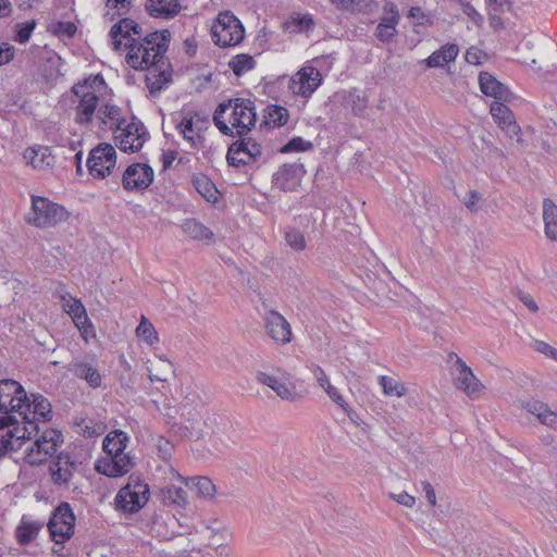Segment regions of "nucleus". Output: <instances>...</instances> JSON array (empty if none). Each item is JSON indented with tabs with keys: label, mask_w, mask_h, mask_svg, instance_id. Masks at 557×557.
Masks as SVG:
<instances>
[{
	"label": "nucleus",
	"mask_w": 557,
	"mask_h": 557,
	"mask_svg": "<svg viewBox=\"0 0 557 557\" xmlns=\"http://www.w3.org/2000/svg\"><path fill=\"white\" fill-rule=\"evenodd\" d=\"M182 416L181 429L186 436L199 440L207 434V419L200 411L183 408Z\"/></svg>",
	"instance_id": "obj_24"
},
{
	"label": "nucleus",
	"mask_w": 557,
	"mask_h": 557,
	"mask_svg": "<svg viewBox=\"0 0 557 557\" xmlns=\"http://www.w3.org/2000/svg\"><path fill=\"white\" fill-rule=\"evenodd\" d=\"M485 58L486 54L475 47L469 48L466 52V61L473 65L481 64Z\"/></svg>",
	"instance_id": "obj_57"
},
{
	"label": "nucleus",
	"mask_w": 557,
	"mask_h": 557,
	"mask_svg": "<svg viewBox=\"0 0 557 557\" xmlns=\"http://www.w3.org/2000/svg\"><path fill=\"white\" fill-rule=\"evenodd\" d=\"M75 96V122L89 125L94 117L110 129L125 123L124 112L112 100L113 90L100 74L89 75L72 86Z\"/></svg>",
	"instance_id": "obj_1"
},
{
	"label": "nucleus",
	"mask_w": 557,
	"mask_h": 557,
	"mask_svg": "<svg viewBox=\"0 0 557 557\" xmlns=\"http://www.w3.org/2000/svg\"><path fill=\"white\" fill-rule=\"evenodd\" d=\"M322 81V74L317 67L305 65L290 76L288 90L294 96L308 99L321 86Z\"/></svg>",
	"instance_id": "obj_14"
},
{
	"label": "nucleus",
	"mask_w": 557,
	"mask_h": 557,
	"mask_svg": "<svg viewBox=\"0 0 557 557\" xmlns=\"http://www.w3.org/2000/svg\"><path fill=\"white\" fill-rule=\"evenodd\" d=\"M128 436L121 430L111 431L103 440L102 446L106 455H127L124 450Z\"/></svg>",
	"instance_id": "obj_38"
},
{
	"label": "nucleus",
	"mask_w": 557,
	"mask_h": 557,
	"mask_svg": "<svg viewBox=\"0 0 557 557\" xmlns=\"http://www.w3.org/2000/svg\"><path fill=\"white\" fill-rule=\"evenodd\" d=\"M504 102L500 100L494 101L490 108L491 115L503 131L516 135L520 128L516 123L513 113Z\"/></svg>",
	"instance_id": "obj_27"
},
{
	"label": "nucleus",
	"mask_w": 557,
	"mask_h": 557,
	"mask_svg": "<svg viewBox=\"0 0 557 557\" xmlns=\"http://www.w3.org/2000/svg\"><path fill=\"white\" fill-rule=\"evenodd\" d=\"M28 414H21L23 419V425H27L32 431V434L37 431V420H47L51 413V404L46 397L39 394H33L32 399L29 398ZM27 413V411L25 410Z\"/></svg>",
	"instance_id": "obj_22"
},
{
	"label": "nucleus",
	"mask_w": 557,
	"mask_h": 557,
	"mask_svg": "<svg viewBox=\"0 0 557 557\" xmlns=\"http://www.w3.org/2000/svg\"><path fill=\"white\" fill-rule=\"evenodd\" d=\"M29 408V397L24 387L14 380L0 381V412L27 414Z\"/></svg>",
	"instance_id": "obj_10"
},
{
	"label": "nucleus",
	"mask_w": 557,
	"mask_h": 557,
	"mask_svg": "<svg viewBox=\"0 0 557 557\" xmlns=\"http://www.w3.org/2000/svg\"><path fill=\"white\" fill-rule=\"evenodd\" d=\"M193 184L198 194L208 202L216 203L219 200V190L213 182L206 175H197L193 178Z\"/></svg>",
	"instance_id": "obj_41"
},
{
	"label": "nucleus",
	"mask_w": 557,
	"mask_h": 557,
	"mask_svg": "<svg viewBox=\"0 0 557 557\" xmlns=\"http://www.w3.org/2000/svg\"><path fill=\"white\" fill-rule=\"evenodd\" d=\"M287 28L292 32H307L314 25L310 14H293L286 23Z\"/></svg>",
	"instance_id": "obj_48"
},
{
	"label": "nucleus",
	"mask_w": 557,
	"mask_h": 557,
	"mask_svg": "<svg viewBox=\"0 0 557 557\" xmlns=\"http://www.w3.org/2000/svg\"><path fill=\"white\" fill-rule=\"evenodd\" d=\"M213 121L224 135L244 136L256 125L255 103L249 99H231L227 103L219 104Z\"/></svg>",
	"instance_id": "obj_3"
},
{
	"label": "nucleus",
	"mask_w": 557,
	"mask_h": 557,
	"mask_svg": "<svg viewBox=\"0 0 557 557\" xmlns=\"http://www.w3.org/2000/svg\"><path fill=\"white\" fill-rule=\"evenodd\" d=\"M48 527L55 543H62L73 535L75 517L67 504H63L54 510Z\"/></svg>",
	"instance_id": "obj_15"
},
{
	"label": "nucleus",
	"mask_w": 557,
	"mask_h": 557,
	"mask_svg": "<svg viewBox=\"0 0 557 557\" xmlns=\"http://www.w3.org/2000/svg\"><path fill=\"white\" fill-rule=\"evenodd\" d=\"M131 4V0H106L107 14L112 18L124 14Z\"/></svg>",
	"instance_id": "obj_51"
},
{
	"label": "nucleus",
	"mask_w": 557,
	"mask_h": 557,
	"mask_svg": "<svg viewBox=\"0 0 557 557\" xmlns=\"http://www.w3.org/2000/svg\"><path fill=\"white\" fill-rule=\"evenodd\" d=\"M255 379L259 384L271 388L282 400L296 403L304 397L297 389L296 384L290 380L288 373L281 369L257 371Z\"/></svg>",
	"instance_id": "obj_6"
},
{
	"label": "nucleus",
	"mask_w": 557,
	"mask_h": 557,
	"mask_svg": "<svg viewBox=\"0 0 557 557\" xmlns=\"http://www.w3.org/2000/svg\"><path fill=\"white\" fill-rule=\"evenodd\" d=\"M25 162L37 171L51 169L54 164V156L50 148L34 146L25 149L23 153Z\"/></svg>",
	"instance_id": "obj_26"
},
{
	"label": "nucleus",
	"mask_w": 557,
	"mask_h": 557,
	"mask_svg": "<svg viewBox=\"0 0 557 557\" xmlns=\"http://www.w3.org/2000/svg\"><path fill=\"white\" fill-rule=\"evenodd\" d=\"M212 40L220 47H233L245 38V28L240 20L231 11L220 12L211 27Z\"/></svg>",
	"instance_id": "obj_5"
},
{
	"label": "nucleus",
	"mask_w": 557,
	"mask_h": 557,
	"mask_svg": "<svg viewBox=\"0 0 557 557\" xmlns=\"http://www.w3.org/2000/svg\"><path fill=\"white\" fill-rule=\"evenodd\" d=\"M208 122L201 120L199 116H185L177 128L190 146L195 147L201 141V129Z\"/></svg>",
	"instance_id": "obj_31"
},
{
	"label": "nucleus",
	"mask_w": 557,
	"mask_h": 557,
	"mask_svg": "<svg viewBox=\"0 0 557 557\" xmlns=\"http://www.w3.org/2000/svg\"><path fill=\"white\" fill-rule=\"evenodd\" d=\"M15 49L12 45L0 44V66L8 64L14 58Z\"/></svg>",
	"instance_id": "obj_58"
},
{
	"label": "nucleus",
	"mask_w": 557,
	"mask_h": 557,
	"mask_svg": "<svg viewBox=\"0 0 557 557\" xmlns=\"http://www.w3.org/2000/svg\"><path fill=\"white\" fill-rule=\"evenodd\" d=\"M521 407L534 416L542 424L550 429H557V412L553 411L548 405L541 401H528L521 403Z\"/></svg>",
	"instance_id": "obj_32"
},
{
	"label": "nucleus",
	"mask_w": 557,
	"mask_h": 557,
	"mask_svg": "<svg viewBox=\"0 0 557 557\" xmlns=\"http://www.w3.org/2000/svg\"><path fill=\"white\" fill-rule=\"evenodd\" d=\"M148 71L146 81L151 91H160L172 78V71L169 63L163 58L156 61L154 64L146 69Z\"/></svg>",
	"instance_id": "obj_25"
},
{
	"label": "nucleus",
	"mask_w": 557,
	"mask_h": 557,
	"mask_svg": "<svg viewBox=\"0 0 557 557\" xmlns=\"http://www.w3.org/2000/svg\"><path fill=\"white\" fill-rule=\"evenodd\" d=\"M76 32V26L71 23H60L57 28V33L72 37Z\"/></svg>",
	"instance_id": "obj_62"
},
{
	"label": "nucleus",
	"mask_w": 557,
	"mask_h": 557,
	"mask_svg": "<svg viewBox=\"0 0 557 557\" xmlns=\"http://www.w3.org/2000/svg\"><path fill=\"white\" fill-rule=\"evenodd\" d=\"M146 364L148 379L151 383L166 382L174 373L173 363L162 355H157L153 360H148Z\"/></svg>",
	"instance_id": "obj_29"
},
{
	"label": "nucleus",
	"mask_w": 557,
	"mask_h": 557,
	"mask_svg": "<svg viewBox=\"0 0 557 557\" xmlns=\"http://www.w3.org/2000/svg\"><path fill=\"white\" fill-rule=\"evenodd\" d=\"M483 200L482 195L476 190H468L462 199L465 206L470 211H478Z\"/></svg>",
	"instance_id": "obj_52"
},
{
	"label": "nucleus",
	"mask_w": 557,
	"mask_h": 557,
	"mask_svg": "<svg viewBox=\"0 0 557 557\" xmlns=\"http://www.w3.org/2000/svg\"><path fill=\"white\" fill-rule=\"evenodd\" d=\"M380 385L382 386L384 394L387 396L403 397L407 393L405 385L392 376H380Z\"/></svg>",
	"instance_id": "obj_46"
},
{
	"label": "nucleus",
	"mask_w": 557,
	"mask_h": 557,
	"mask_svg": "<svg viewBox=\"0 0 557 557\" xmlns=\"http://www.w3.org/2000/svg\"><path fill=\"white\" fill-rule=\"evenodd\" d=\"M182 230L185 235L194 240L211 243L214 238L213 232L196 219L185 220Z\"/></svg>",
	"instance_id": "obj_37"
},
{
	"label": "nucleus",
	"mask_w": 557,
	"mask_h": 557,
	"mask_svg": "<svg viewBox=\"0 0 557 557\" xmlns=\"http://www.w3.org/2000/svg\"><path fill=\"white\" fill-rule=\"evenodd\" d=\"M59 299L63 311L71 317L74 325L79 331L82 338L86 343H88L89 339L95 338V327L81 299L66 292L60 294Z\"/></svg>",
	"instance_id": "obj_11"
},
{
	"label": "nucleus",
	"mask_w": 557,
	"mask_h": 557,
	"mask_svg": "<svg viewBox=\"0 0 557 557\" xmlns=\"http://www.w3.org/2000/svg\"><path fill=\"white\" fill-rule=\"evenodd\" d=\"M459 53V48L455 44H446L442 46L438 50L434 51L431 55H429L424 62L428 67H441L446 63H450L455 61Z\"/></svg>",
	"instance_id": "obj_36"
},
{
	"label": "nucleus",
	"mask_w": 557,
	"mask_h": 557,
	"mask_svg": "<svg viewBox=\"0 0 557 557\" xmlns=\"http://www.w3.org/2000/svg\"><path fill=\"white\" fill-rule=\"evenodd\" d=\"M154 445L158 449L159 456L162 459L168 460L171 458L172 451H173V445L168 440H165L162 436H158L156 438Z\"/></svg>",
	"instance_id": "obj_54"
},
{
	"label": "nucleus",
	"mask_w": 557,
	"mask_h": 557,
	"mask_svg": "<svg viewBox=\"0 0 557 557\" xmlns=\"http://www.w3.org/2000/svg\"><path fill=\"white\" fill-rule=\"evenodd\" d=\"M479 83L481 91L488 97H493L496 101H509L511 92L506 86L498 82L494 76L488 73H481L479 75Z\"/></svg>",
	"instance_id": "obj_30"
},
{
	"label": "nucleus",
	"mask_w": 557,
	"mask_h": 557,
	"mask_svg": "<svg viewBox=\"0 0 557 557\" xmlns=\"http://www.w3.org/2000/svg\"><path fill=\"white\" fill-rule=\"evenodd\" d=\"M171 474L173 478L184 482L186 485L195 490L196 494L201 498L211 499L215 495V485L207 476H198L186 480L174 469H171Z\"/></svg>",
	"instance_id": "obj_33"
},
{
	"label": "nucleus",
	"mask_w": 557,
	"mask_h": 557,
	"mask_svg": "<svg viewBox=\"0 0 557 557\" xmlns=\"http://www.w3.org/2000/svg\"><path fill=\"white\" fill-rule=\"evenodd\" d=\"M97 472L107 476H122L133 468L132 458L128 455H106L96 463Z\"/></svg>",
	"instance_id": "obj_21"
},
{
	"label": "nucleus",
	"mask_w": 557,
	"mask_h": 557,
	"mask_svg": "<svg viewBox=\"0 0 557 557\" xmlns=\"http://www.w3.org/2000/svg\"><path fill=\"white\" fill-rule=\"evenodd\" d=\"M32 431L27 425L17 424L13 429H0V456L10 451H16L28 443Z\"/></svg>",
	"instance_id": "obj_18"
},
{
	"label": "nucleus",
	"mask_w": 557,
	"mask_h": 557,
	"mask_svg": "<svg viewBox=\"0 0 557 557\" xmlns=\"http://www.w3.org/2000/svg\"><path fill=\"white\" fill-rule=\"evenodd\" d=\"M391 498H393L397 504L407 508H412L416 505V497L408 494L407 492L392 493Z\"/></svg>",
	"instance_id": "obj_56"
},
{
	"label": "nucleus",
	"mask_w": 557,
	"mask_h": 557,
	"mask_svg": "<svg viewBox=\"0 0 557 557\" xmlns=\"http://www.w3.org/2000/svg\"><path fill=\"white\" fill-rule=\"evenodd\" d=\"M321 388L334 404H336L341 409H343V411L349 417V419H352L351 408L336 386L329 382L325 385L321 386Z\"/></svg>",
	"instance_id": "obj_47"
},
{
	"label": "nucleus",
	"mask_w": 557,
	"mask_h": 557,
	"mask_svg": "<svg viewBox=\"0 0 557 557\" xmlns=\"http://www.w3.org/2000/svg\"><path fill=\"white\" fill-rule=\"evenodd\" d=\"M154 172L146 163H134L124 171L122 184L126 190H145L153 182Z\"/></svg>",
	"instance_id": "obj_16"
},
{
	"label": "nucleus",
	"mask_w": 557,
	"mask_h": 557,
	"mask_svg": "<svg viewBox=\"0 0 557 557\" xmlns=\"http://www.w3.org/2000/svg\"><path fill=\"white\" fill-rule=\"evenodd\" d=\"M69 369L76 377L84 380L91 388H98L102 384V377L98 369L87 360H74Z\"/></svg>",
	"instance_id": "obj_28"
},
{
	"label": "nucleus",
	"mask_w": 557,
	"mask_h": 557,
	"mask_svg": "<svg viewBox=\"0 0 557 557\" xmlns=\"http://www.w3.org/2000/svg\"><path fill=\"white\" fill-rule=\"evenodd\" d=\"M313 374H314V377L317 380L319 387L331 382L329 376L326 375L325 371L321 367H315V369L313 370Z\"/></svg>",
	"instance_id": "obj_63"
},
{
	"label": "nucleus",
	"mask_w": 557,
	"mask_h": 557,
	"mask_svg": "<svg viewBox=\"0 0 557 557\" xmlns=\"http://www.w3.org/2000/svg\"><path fill=\"white\" fill-rule=\"evenodd\" d=\"M110 37L114 50H127L125 61L132 69L145 71L163 58L170 33L154 32L141 37L138 24L131 18H123L112 26Z\"/></svg>",
	"instance_id": "obj_2"
},
{
	"label": "nucleus",
	"mask_w": 557,
	"mask_h": 557,
	"mask_svg": "<svg viewBox=\"0 0 557 557\" xmlns=\"http://www.w3.org/2000/svg\"><path fill=\"white\" fill-rule=\"evenodd\" d=\"M146 9L153 17L171 18L180 13L182 5L178 0H147Z\"/></svg>",
	"instance_id": "obj_34"
},
{
	"label": "nucleus",
	"mask_w": 557,
	"mask_h": 557,
	"mask_svg": "<svg viewBox=\"0 0 557 557\" xmlns=\"http://www.w3.org/2000/svg\"><path fill=\"white\" fill-rule=\"evenodd\" d=\"M71 213L61 205L40 196H32V214L27 222L38 228H50L69 221Z\"/></svg>",
	"instance_id": "obj_4"
},
{
	"label": "nucleus",
	"mask_w": 557,
	"mask_h": 557,
	"mask_svg": "<svg viewBox=\"0 0 557 557\" xmlns=\"http://www.w3.org/2000/svg\"><path fill=\"white\" fill-rule=\"evenodd\" d=\"M116 166V152L112 145L100 144L88 156L87 168L89 174L96 180H103L111 175Z\"/></svg>",
	"instance_id": "obj_12"
},
{
	"label": "nucleus",
	"mask_w": 557,
	"mask_h": 557,
	"mask_svg": "<svg viewBox=\"0 0 557 557\" xmlns=\"http://www.w3.org/2000/svg\"><path fill=\"white\" fill-rule=\"evenodd\" d=\"M284 238H285L287 246L296 252L304 251L307 247L306 237H305L304 233L299 230H296V228L287 230L285 232Z\"/></svg>",
	"instance_id": "obj_49"
},
{
	"label": "nucleus",
	"mask_w": 557,
	"mask_h": 557,
	"mask_svg": "<svg viewBox=\"0 0 557 557\" xmlns=\"http://www.w3.org/2000/svg\"><path fill=\"white\" fill-rule=\"evenodd\" d=\"M288 117L287 109L278 106H271L267 109L265 123L273 127H280L287 123Z\"/></svg>",
	"instance_id": "obj_45"
},
{
	"label": "nucleus",
	"mask_w": 557,
	"mask_h": 557,
	"mask_svg": "<svg viewBox=\"0 0 557 557\" xmlns=\"http://www.w3.org/2000/svg\"><path fill=\"white\" fill-rule=\"evenodd\" d=\"M34 23L23 25L18 28L15 39L25 44L29 40L32 32L34 29Z\"/></svg>",
	"instance_id": "obj_59"
},
{
	"label": "nucleus",
	"mask_w": 557,
	"mask_h": 557,
	"mask_svg": "<svg viewBox=\"0 0 557 557\" xmlns=\"http://www.w3.org/2000/svg\"><path fill=\"white\" fill-rule=\"evenodd\" d=\"M451 380L455 388L470 399H478L485 393V385L475 376L472 369L458 356L451 367Z\"/></svg>",
	"instance_id": "obj_7"
},
{
	"label": "nucleus",
	"mask_w": 557,
	"mask_h": 557,
	"mask_svg": "<svg viewBox=\"0 0 557 557\" xmlns=\"http://www.w3.org/2000/svg\"><path fill=\"white\" fill-rule=\"evenodd\" d=\"M520 299L530 311L536 312L539 310L536 302L530 295H523Z\"/></svg>",
	"instance_id": "obj_64"
},
{
	"label": "nucleus",
	"mask_w": 557,
	"mask_h": 557,
	"mask_svg": "<svg viewBox=\"0 0 557 557\" xmlns=\"http://www.w3.org/2000/svg\"><path fill=\"white\" fill-rule=\"evenodd\" d=\"M407 16L414 25H424L429 22L428 15L419 7L410 8Z\"/></svg>",
	"instance_id": "obj_55"
},
{
	"label": "nucleus",
	"mask_w": 557,
	"mask_h": 557,
	"mask_svg": "<svg viewBox=\"0 0 557 557\" xmlns=\"http://www.w3.org/2000/svg\"><path fill=\"white\" fill-rule=\"evenodd\" d=\"M75 471V465L69 457H59L58 461L51 467V478L55 484H67Z\"/></svg>",
	"instance_id": "obj_40"
},
{
	"label": "nucleus",
	"mask_w": 557,
	"mask_h": 557,
	"mask_svg": "<svg viewBox=\"0 0 557 557\" xmlns=\"http://www.w3.org/2000/svg\"><path fill=\"white\" fill-rule=\"evenodd\" d=\"M42 524L37 521H30L23 518L22 522L16 528V539L22 545H26L36 540Z\"/></svg>",
	"instance_id": "obj_42"
},
{
	"label": "nucleus",
	"mask_w": 557,
	"mask_h": 557,
	"mask_svg": "<svg viewBox=\"0 0 557 557\" xmlns=\"http://www.w3.org/2000/svg\"><path fill=\"white\" fill-rule=\"evenodd\" d=\"M149 137L144 124L132 117L114 131V143L124 152L139 151Z\"/></svg>",
	"instance_id": "obj_9"
},
{
	"label": "nucleus",
	"mask_w": 557,
	"mask_h": 557,
	"mask_svg": "<svg viewBox=\"0 0 557 557\" xmlns=\"http://www.w3.org/2000/svg\"><path fill=\"white\" fill-rule=\"evenodd\" d=\"M62 443V434L46 430L33 444L25 448V459L29 465H40L53 456Z\"/></svg>",
	"instance_id": "obj_13"
},
{
	"label": "nucleus",
	"mask_w": 557,
	"mask_h": 557,
	"mask_svg": "<svg viewBox=\"0 0 557 557\" xmlns=\"http://www.w3.org/2000/svg\"><path fill=\"white\" fill-rule=\"evenodd\" d=\"M366 0H331L332 4L338 10H352Z\"/></svg>",
	"instance_id": "obj_60"
},
{
	"label": "nucleus",
	"mask_w": 557,
	"mask_h": 557,
	"mask_svg": "<svg viewBox=\"0 0 557 557\" xmlns=\"http://www.w3.org/2000/svg\"><path fill=\"white\" fill-rule=\"evenodd\" d=\"M264 329L268 336L278 345L292 342L293 333L288 321L276 311H269L264 318Z\"/></svg>",
	"instance_id": "obj_20"
},
{
	"label": "nucleus",
	"mask_w": 557,
	"mask_h": 557,
	"mask_svg": "<svg viewBox=\"0 0 557 557\" xmlns=\"http://www.w3.org/2000/svg\"><path fill=\"white\" fill-rule=\"evenodd\" d=\"M305 175L300 164H284L274 175V184L283 190H295Z\"/></svg>",
	"instance_id": "obj_23"
},
{
	"label": "nucleus",
	"mask_w": 557,
	"mask_h": 557,
	"mask_svg": "<svg viewBox=\"0 0 557 557\" xmlns=\"http://www.w3.org/2000/svg\"><path fill=\"white\" fill-rule=\"evenodd\" d=\"M532 347L536 352H540L546 356L547 358L557 361V348L553 347L548 343L543 341H534Z\"/></svg>",
	"instance_id": "obj_53"
},
{
	"label": "nucleus",
	"mask_w": 557,
	"mask_h": 557,
	"mask_svg": "<svg viewBox=\"0 0 557 557\" xmlns=\"http://www.w3.org/2000/svg\"><path fill=\"white\" fill-rule=\"evenodd\" d=\"M400 14L397 7L392 2L383 5V13L374 30V36L381 42H391L397 35V25Z\"/></svg>",
	"instance_id": "obj_17"
},
{
	"label": "nucleus",
	"mask_w": 557,
	"mask_h": 557,
	"mask_svg": "<svg viewBox=\"0 0 557 557\" xmlns=\"http://www.w3.org/2000/svg\"><path fill=\"white\" fill-rule=\"evenodd\" d=\"M135 336L152 349H157L160 345V337L154 325L145 315L140 317L139 324L135 329Z\"/></svg>",
	"instance_id": "obj_35"
},
{
	"label": "nucleus",
	"mask_w": 557,
	"mask_h": 557,
	"mask_svg": "<svg viewBox=\"0 0 557 557\" xmlns=\"http://www.w3.org/2000/svg\"><path fill=\"white\" fill-rule=\"evenodd\" d=\"M312 147L313 146L311 141L306 140L302 137H294L281 148V152H302L310 150Z\"/></svg>",
	"instance_id": "obj_50"
},
{
	"label": "nucleus",
	"mask_w": 557,
	"mask_h": 557,
	"mask_svg": "<svg viewBox=\"0 0 557 557\" xmlns=\"http://www.w3.org/2000/svg\"><path fill=\"white\" fill-rule=\"evenodd\" d=\"M262 153L261 146L250 139L234 143L227 151V162L232 166H239L256 161Z\"/></svg>",
	"instance_id": "obj_19"
},
{
	"label": "nucleus",
	"mask_w": 557,
	"mask_h": 557,
	"mask_svg": "<svg viewBox=\"0 0 557 557\" xmlns=\"http://www.w3.org/2000/svg\"><path fill=\"white\" fill-rule=\"evenodd\" d=\"M161 493L163 498L173 505H176L178 507H185L187 505V493L181 486L170 484L168 486H164L161 490Z\"/></svg>",
	"instance_id": "obj_43"
},
{
	"label": "nucleus",
	"mask_w": 557,
	"mask_h": 557,
	"mask_svg": "<svg viewBox=\"0 0 557 557\" xmlns=\"http://www.w3.org/2000/svg\"><path fill=\"white\" fill-rule=\"evenodd\" d=\"M543 221L545 235L557 242V206L550 199L543 201Z\"/></svg>",
	"instance_id": "obj_39"
},
{
	"label": "nucleus",
	"mask_w": 557,
	"mask_h": 557,
	"mask_svg": "<svg viewBox=\"0 0 557 557\" xmlns=\"http://www.w3.org/2000/svg\"><path fill=\"white\" fill-rule=\"evenodd\" d=\"M256 65V61L249 54H237L231 59L228 66L235 75L240 76L251 71Z\"/></svg>",
	"instance_id": "obj_44"
},
{
	"label": "nucleus",
	"mask_w": 557,
	"mask_h": 557,
	"mask_svg": "<svg viewBox=\"0 0 557 557\" xmlns=\"http://www.w3.org/2000/svg\"><path fill=\"white\" fill-rule=\"evenodd\" d=\"M422 488L425 492V496H426L429 504L432 507H435L436 506V494H435V491H434L433 486L431 485V483H429L428 481L422 482Z\"/></svg>",
	"instance_id": "obj_61"
},
{
	"label": "nucleus",
	"mask_w": 557,
	"mask_h": 557,
	"mask_svg": "<svg viewBox=\"0 0 557 557\" xmlns=\"http://www.w3.org/2000/svg\"><path fill=\"white\" fill-rule=\"evenodd\" d=\"M149 495L148 484L131 476L127 484L119 491L115 504L124 512H136L147 504Z\"/></svg>",
	"instance_id": "obj_8"
}]
</instances>
